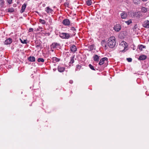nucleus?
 Listing matches in <instances>:
<instances>
[{
    "label": "nucleus",
    "instance_id": "nucleus-6",
    "mask_svg": "<svg viewBox=\"0 0 149 149\" xmlns=\"http://www.w3.org/2000/svg\"><path fill=\"white\" fill-rule=\"evenodd\" d=\"M108 58L106 57H104L102 58L100 60L99 64L100 65H102L104 63V61H107Z\"/></svg>",
    "mask_w": 149,
    "mask_h": 149
},
{
    "label": "nucleus",
    "instance_id": "nucleus-20",
    "mask_svg": "<svg viewBox=\"0 0 149 149\" xmlns=\"http://www.w3.org/2000/svg\"><path fill=\"white\" fill-rule=\"evenodd\" d=\"M139 49L141 51H142L143 49L146 48V46H143L142 45H141L139 46Z\"/></svg>",
    "mask_w": 149,
    "mask_h": 149
},
{
    "label": "nucleus",
    "instance_id": "nucleus-15",
    "mask_svg": "<svg viewBox=\"0 0 149 149\" xmlns=\"http://www.w3.org/2000/svg\"><path fill=\"white\" fill-rule=\"evenodd\" d=\"M45 11L47 13H50L53 11V10L50 8L49 7H47L46 8Z\"/></svg>",
    "mask_w": 149,
    "mask_h": 149
},
{
    "label": "nucleus",
    "instance_id": "nucleus-37",
    "mask_svg": "<svg viewBox=\"0 0 149 149\" xmlns=\"http://www.w3.org/2000/svg\"><path fill=\"white\" fill-rule=\"evenodd\" d=\"M33 29L32 28H30L29 29V32H31V31H33Z\"/></svg>",
    "mask_w": 149,
    "mask_h": 149
},
{
    "label": "nucleus",
    "instance_id": "nucleus-28",
    "mask_svg": "<svg viewBox=\"0 0 149 149\" xmlns=\"http://www.w3.org/2000/svg\"><path fill=\"white\" fill-rule=\"evenodd\" d=\"M14 10V9L13 8H9L8 9V11L9 12H13Z\"/></svg>",
    "mask_w": 149,
    "mask_h": 149
},
{
    "label": "nucleus",
    "instance_id": "nucleus-16",
    "mask_svg": "<svg viewBox=\"0 0 149 149\" xmlns=\"http://www.w3.org/2000/svg\"><path fill=\"white\" fill-rule=\"evenodd\" d=\"M126 44H127L124 41H122L120 43V45L121 47L122 46L123 47H124V49H125L126 47Z\"/></svg>",
    "mask_w": 149,
    "mask_h": 149
},
{
    "label": "nucleus",
    "instance_id": "nucleus-13",
    "mask_svg": "<svg viewBox=\"0 0 149 149\" xmlns=\"http://www.w3.org/2000/svg\"><path fill=\"white\" fill-rule=\"evenodd\" d=\"M70 50L72 52H75L77 50V48L74 45H72L70 47Z\"/></svg>",
    "mask_w": 149,
    "mask_h": 149
},
{
    "label": "nucleus",
    "instance_id": "nucleus-21",
    "mask_svg": "<svg viewBox=\"0 0 149 149\" xmlns=\"http://www.w3.org/2000/svg\"><path fill=\"white\" fill-rule=\"evenodd\" d=\"M52 60H53L54 62H58L59 61V60L58 58L55 57H53L52 58Z\"/></svg>",
    "mask_w": 149,
    "mask_h": 149
},
{
    "label": "nucleus",
    "instance_id": "nucleus-10",
    "mask_svg": "<svg viewBox=\"0 0 149 149\" xmlns=\"http://www.w3.org/2000/svg\"><path fill=\"white\" fill-rule=\"evenodd\" d=\"M59 46V45L57 43H53L51 47H52L53 48H56L58 47Z\"/></svg>",
    "mask_w": 149,
    "mask_h": 149
},
{
    "label": "nucleus",
    "instance_id": "nucleus-11",
    "mask_svg": "<svg viewBox=\"0 0 149 149\" xmlns=\"http://www.w3.org/2000/svg\"><path fill=\"white\" fill-rule=\"evenodd\" d=\"M65 70V68L63 67H61V66H58V71L61 72H63Z\"/></svg>",
    "mask_w": 149,
    "mask_h": 149
},
{
    "label": "nucleus",
    "instance_id": "nucleus-33",
    "mask_svg": "<svg viewBox=\"0 0 149 149\" xmlns=\"http://www.w3.org/2000/svg\"><path fill=\"white\" fill-rule=\"evenodd\" d=\"M127 60L129 62H131L132 61V58H127Z\"/></svg>",
    "mask_w": 149,
    "mask_h": 149
},
{
    "label": "nucleus",
    "instance_id": "nucleus-19",
    "mask_svg": "<svg viewBox=\"0 0 149 149\" xmlns=\"http://www.w3.org/2000/svg\"><path fill=\"white\" fill-rule=\"evenodd\" d=\"M94 45H91L88 46V49L89 50V51H91L94 48Z\"/></svg>",
    "mask_w": 149,
    "mask_h": 149
},
{
    "label": "nucleus",
    "instance_id": "nucleus-34",
    "mask_svg": "<svg viewBox=\"0 0 149 149\" xmlns=\"http://www.w3.org/2000/svg\"><path fill=\"white\" fill-rule=\"evenodd\" d=\"M0 4L1 5H3L4 3V1L3 0H1L0 1Z\"/></svg>",
    "mask_w": 149,
    "mask_h": 149
},
{
    "label": "nucleus",
    "instance_id": "nucleus-5",
    "mask_svg": "<svg viewBox=\"0 0 149 149\" xmlns=\"http://www.w3.org/2000/svg\"><path fill=\"white\" fill-rule=\"evenodd\" d=\"M143 27L146 28H149V21H145L143 24Z\"/></svg>",
    "mask_w": 149,
    "mask_h": 149
},
{
    "label": "nucleus",
    "instance_id": "nucleus-43",
    "mask_svg": "<svg viewBox=\"0 0 149 149\" xmlns=\"http://www.w3.org/2000/svg\"><path fill=\"white\" fill-rule=\"evenodd\" d=\"M104 40H102V44L103 43V42H104Z\"/></svg>",
    "mask_w": 149,
    "mask_h": 149
},
{
    "label": "nucleus",
    "instance_id": "nucleus-12",
    "mask_svg": "<svg viewBox=\"0 0 149 149\" xmlns=\"http://www.w3.org/2000/svg\"><path fill=\"white\" fill-rule=\"evenodd\" d=\"M26 6V4L24 3L22 6L21 12L22 13L24 12Z\"/></svg>",
    "mask_w": 149,
    "mask_h": 149
},
{
    "label": "nucleus",
    "instance_id": "nucleus-29",
    "mask_svg": "<svg viewBox=\"0 0 149 149\" xmlns=\"http://www.w3.org/2000/svg\"><path fill=\"white\" fill-rule=\"evenodd\" d=\"M88 66L89 68L92 70H95V69L93 67V66L91 65V64H90L88 65Z\"/></svg>",
    "mask_w": 149,
    "mask_h": 149
},
{
    "label": "nucleus",
    "instance_id": "nucleus-26",
    "mask_svg": "<svg viewBox=\"0 0 149 149\" xmlns=\"http://www.w3.org/2000/svg\"><path fill=\"white\" fill-rule=\"evenodd\" d=\"M74 56H72V57H71V58H70V63H74Z\"/></svg>",
    "mask_w": 149,
    "mask_h": 149
},
{
    "label": "nucleus",
    "instance_id": "nucleus-25",
    "mask_svg": "<svg viewBox=\"0 0 149 149\" xmlns=\"http://www.w3.org/2000/svg\"><path fill=\"white\" fill-rule=\"evenodd\" d=\"M92 2L91 0H88L86 2L88 6H90Z\"/></svg>",
    "mask_w": 149,
    "mask_h": 149
},
{
    "label": "nucleus",
    "instance_id": "nucleus-8",
    "mask_svg": "<svg viewBox=\"0 0 149 149\" xmlns=\"http://www.w3.org/2000/svg\"><path fill=\"white\" fill-rule=\"evenodd\" d=\"M93 58L94 61L97 62L99 61V56L97 54H94L93 56Z\"/></svg>",
    "mask_w": 149,
    "mask_h": 149
},
{
    "label": "nucleus",
    "instance_id": "nucleus-44",
    "mask_svg": "<svg viewBox=\"0 0 149 149\" xmlns=\"http://www.w3.org/2000/svg\"><path fill=\"white\" fill-rule=\"evenodd\" d=\"M45 6V4H43V6Z\"/></svg>",
    "mask_w": 149,
    "mask_h": 149
},
{
    "label": "nucleus",
    "instance_id": "nucleus-3",
    "mask_svg": "<svg viewBox=\"0 0 149 149\" xmlns=\"http://www.w3.org/2000/svg\"><path fill=\"white\" fill-rule=\"evenodd\" d=\"M70 21L69 19H65L63 21L62 23L65 26H69L70 24Z\"/></svg>",
    "mask_w": 149,
    "mask_h": 149
},
{
    "label": "nucleus",
    "instance_id": "nucleus-46",
    "mask_svg": "<svg viewBox=\"0 0 149 149\" xmlns=\"http://www.w3.org/2000/svg\"><path fill=\"white\" fill-rule=\"evenodd\" d=\"M36 47H37V45H36Z\"/></svg>",
    "mask_w": 149,
    "mask_h": 149
},
{
    "label": "nucleus",
    "instance_id": "nucleus-47",
    "mask_svg": "<svg viewBox=\"0 0 149 149\" xmlns=\"http://www.w3.org/2000/svg\"><path fill=\"white\" fill-rule=\"evenodd\" d=\"M148 41L149 42V40H148Z\"/></svg>",
    "mask_w": 149,
    "mask_h": 149
},
{
    "label": "nucleus",
    "instance_id": "nucleus-23",
    "mask_svg": "<svg viewBox=\"0 0 149 149\" xmlns=\"http://www.w3.org/2000/svg\"><path fill=\"white\" fill-rule=\"evenodd\" d=\"M39 22L42 24H45V21L44 20L41 19H39Z\"/></svg>",
    "mask_w": 149,
    "mask_h": 149
},
{
    "label": "nucleus",
    "instance_id": "nucleus-38",
    "mask_svg": "<svg viewBox=\"0 0 149 149\" xmlns=\"http://www.w3.org/2000/svg\"><path fill=\"white\" fill-rule=\"evenodd\" d=\"M69 83H70L71 84H72L73 83V81H72V80H70V81H69Z\"/></svg>",
    "mask_w": 149,
    "mask_h": 149
},
{
    "label": "nucleus",
    "instance_id": "nucleus-40",
    "mask_svg": "<svg viewBox=\"0 0 149 149\" xmlns=\"http://www.w3.org/2000/svg\"><path fill=\"white\" fill-rule=\"evenodd\" d=\"M39 28L40 29H42V27L39 26Z\"/></svg>",
    "mask_w": 149,
    "mask_h": 149
},
{
    "label": "nucleus",
    "instance_id": "nucleus-39",
    "mask_svg": "<svg viewBox=\"0 0 149 149\" xmlns=\"http://www.w3.org/2000/svg\"><path fill=\"white\" fill-rule=\"evenodd\" d=\"M75 32L76 31L73 32L72 34V35L74 36L75 35V34H76Z\"/></svg>",
    "mask_w": 149,
    "mask_h": 149
},
{
    "label": "nucleus",
    "instance_id": "nucleus-7",
    "mask_svg": "<svg viewBox=\"0 0 149 149\" xmlns=\"http://www.w3.org/2000/svg\"><path fill=\"white\" fill-rule=\"evenodd\" d=\"M12 40L10 38H8L6 39L4 42V44L5 45H9L12 42Z\"/></svg>",
    "mask_w": 149,
    "mask_h": 149
},
{
    "label": "nucleus",
    "instance_id": "nucleus-4",
    "mask_svg": "<svg viewBox=\"0 0 149 149\" xmlns=\"http://www.w3.org/2000/svg\"><path fill=\"white\" fill-rule=\"evenodd\" d=\"M121 26L119 24L115 25L114 27L115 30L117 32L119 31L121 29Z\"/></svg>",
    "mask_w": 149,
    "mask_h": 149
},
{
    "label": "nucleus",
    "instance_id": "nucleus-14",
    "mask_svg": "<svg viewBox=\"0 0 149 149\" xmlns=\"http://www.w3.org/2000/svg\"><path fill=\"white\" fill-rule=\"evenodd\" d=\"M121 17L123 19H125L127 17V14L125 12H123L120 14Z\"/></svg>",
    "mask_w": 149,
    "mask_h": 149
},
{
    "label": "nucleus",
    "instance_id": "nucleus-30",
    "mask_svg": "<svg viewBox=\"0 0 149 149\" xmlns=\"http://www.w3.org/2000/svg\"><path fill=\"white\" fill-rule=\"evenodd\" d=\"M20 40H21V42L23 44H26L27 43L26 40H22L21 39H20Z\"/></svg>",
    "mask_w": 149,
    "mask_h": 149
},
{
    "label": "nucleus",
    "instance_id": "nucleus-17",
    "mask_svg": "<svg viewBox=\"0 0 149 149\" xmlns=\"http://www.w3.org/2000/svg\"><path fill=\"white\" fill-rule=\"evenodd\" d=\"M29 60L30 61H34L35 60V58L33 56H30L29 58Z\"/></svg>",
    "mask_w": 149,
    "mask_h": 149
},
{
    "label": "nucleus",
    "instance_id": "nucleus-41",
    "mask_svg": "<svg viewBox=\"0 0 149 149\" xmlns=\"http://www.w3.org/2000/svg\"><path fill=\"white\" fill-rule=\"evenodd\" d=\"M52 21V20L51 19H49V21L50 22H51Z\"/></svg>",
    "mask_w": 149,
    "mask_h": 149
},
{
    "label": "nucleus",
    "instance_id": "nucleus-27",
    "mask_svg": "<svg viewBox=\"0 0 149 149\" xmlns=\"http://www.w3.org/2000/svg\"><path fill=\"white\" fill-rule=\"evenodd\" d=\"M81 66L80 65H76V70H78V69L79 70L81 68Z\"/></svg>",
    "mask_w": 149,
    "mask_h": 149
},
{
    "label": "nucleus",
    "instance_id": "nucleus-18",
    "mask_svg": "<svg viewBox=\"0 0 149 149\" xmlns=\"http://www.w3.org/2000/svg\"><path fill=\"white\" fill-rule=\"evenodd\" d=\"M133 2L136 5H138L140 3V0H133Z\"/></svg>",
    "mask_w": 149,
    "mask_h": 149
},
{
    "label": "nucleus",
    "instance_id": "nucleus-35",
    "mask_svg": "<svg viewBox=\"0 0 149 149\" xmlns=\"http://www.w3.org/2000/svg\"><path fill=\"white\" fill-rule=\"evenodd\" d=\"M71 30L73 32L76 31V29L73 27H72Z\"/></svg>",
    "mask_w": 149,
    "mask_h": 149
},
{
    "label": "nucleus",
    "instance_id": "nucleus-2",
    "mask_svg": "<svg viewBox=\"0 0 149 149\" xmlns=\"http://www.w3.org/2000/svg\"><path fill=\"white\" fill-rule=\"evenodd\" d=\"M59 36L61 38L63 39H68L70 37V35L69 34L65 33H61Z\"/></svg>",
    "mask_w": 149,
    "mask_h": 149
},
{
    "label": "nucleus",
    "instance_id": "nucleus-1",
    "mask_svg": "<svg viewBox=\"0 0 149 149\" xmlns=\"http://www.w3.org/2000/svg\"><path fill=\"white\" fill-rule=\"evenodd\" d=\"M116 42L114 36L110 37L108 40V45L110 48H113L116 45Z\"/></svg>",
    "mask_w": 149,
    "mask_h": 149
},
{
    "label": "nucleus",
    "instance_id": "nucleus-42",
    "mask_svg": "<svg viewBox=\"0 0 149 149\" xmlns=\"http://www.w3.org/2000/svg\"><path fill=\"white\" fill-rule=\"evenodd\" d=\"M142 1H146L147 0H141Z\"/></svg>",
    "mask_w": 149,
    "mask_h": 149
},
{
    "label": "nucleus",
    "instance_id": "nucleus-45",
    "mask_svg": "<svg viewBox=\"0 0 149 149\" xmlns=\"http://www.w3.org/2000/svg\"><path fill=\"white\" fill-rule=\"evenodd\" d=\"M105 47H106V45L105 44Z\"/></svg>",
    "mask_w": 149,
    "mask_h": 149
},
{
    "label": "nucleus",
    "instance_id": "nucleus-9",
    "mask_svg": "<svg viewBox=\"0 0 149 149\" xmlns=\"http://www.w3.org/2000/svg\"><path fill=\"white\" fill-rule=\"evenodd\" d=\"M147 58L146 56L144 55H141L140 56L138 59L140 60H145Z\"/></svg>",
    "mask_w": 149,
    "mask_h": 149
},
{
    "label": "nucleus",
    "instance_id": "nucleus-31",
    "mask_svg": "<svg viewBox=\"0 0 149 149\" xmlns=\"http://www.w3.org/2000/svg\"><path fill=\"white\" fill-rule=\"evenodd\" d=\"M125 22L128 25L130 24V23H132V21L131 19H130L127 21H125Z\"/></svg>",
    "mask_w": 149,
    "mask_h": 149
},
{
    "label": "nucleus",
    "instance_id": "nucleus-24",
    "mask_svg": "<svg viewBox=\"0 0 149 149\" xmlns=\"http://www.w3.org/2000/svg\"><path fill=\"white\" fill-rule=\"evenodd\" d=\"M44 61V60L42 58H38V62H43Z\"/></svg>",
    "mask_w": 149,
    "mask_h": 149
},
{
    "label": "nucleus",
    "instance_id": "nucleus-32",
    "mask_svg": "<svg viewBox=\"0 0 149 149\" xmlns=\"http://www.w3.org/2000/svg\"><path fill=\"white\" fill-rule=\"evenodd\" d=\"M139 14L138 12H135L134 14V16L136 17H138Z\"/></svg>",
    "mask_w": 149,
    "mask_h": 149
},
{
    "label": "nucleus",
    "instance_id": "nucleus-36",
    "mask_svg": "<svg viewBox=\"0 0 149 149\" xmlns=\"http://www.w3.org/2000/svg\"><path fill=\"white\" fill-rule=\"evenodd\" d=\"M12 0H7V2L9 4L12 3Z\"/></svg>",
    "mask_w": 149,
    "mask_h": 149
},
{
    "label": "nucleus",
    "instance_id": "nucleus-22",
    "mask_svg": "<svg viewBox=\"0 0 149 149\" xmlns=\"http://www.w3.org/2000/svg\"><path fill=\"white\" fill-rule=\"evenodd\" d=\"M141 11L142 12H144V13H146L148 11V9L147 8H146L145 7H143L141 9Z\"/></svg>",
    "mask_w": 149,
    "mask_h": 149
}]
</instances>
